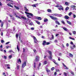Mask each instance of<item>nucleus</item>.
Here are the masks:
<instances>
[{
  "mask_svg": "<svg viewBox=\"0 0 76 76\" xmlns=\"http://www.w3.org/2000/svg\"><path fill=\"white\" fill-rule=\"evenodd\" d=\"M10 46H8L7 47V48H10Z\"/></svg>",
  "mask_w": 76,
  "mask_h": 76,
  "instance_id": "60",
  "label": "nucleus"
},
{
  "mask_svg": "<svg viewBox=\"0 0 76 76\" xmlns=\"http://www.w3.org/2000/svg\"><path fill=\"white\" fill-rule=\"evenodd\" d=\"M4 40H1V43H3L4 42Z\"/></svg>",
  "mask_w": 76,
  "mask_h": 76,
  "instance_id": "51",
  "label": "nucleus"
},
{
  "mask_svg": "<svg viewBox=\"0 0 76 76\" xmlns=\"http://www.w3.org/2000/svg\"><path fill=\"white\" fill-rule=\"evenodd\" d=\"M35 18L38 20H42V18H41L39 17H36Z\"/></svg>",
  "mask_w": 76,
  "mask_h": 76,
  "instance_id": "9",
  "label": "nucleus"
},
{
  "mask_svg": "<svg viewBox=\"0 0 76 76\" xmlns=\"http://www.w3.org/2000/svg\"><path fill=\"white\" fill-rule=\"evenodd\" d=\"M58 61H60V57H59L58 58Z\"/></svg>",
  "mask_w": 76,
  "mask_h": 76,
  "instance_id": "63",
  "label": "nucleus"
},
{
  "mask_svg": "<svg viewBox=\"0 0 76 76\" xmlns=\"http://www.w3.org/2000/svg\"><path fill=\"white\" fill-rule=\"evenodd\" d=\"M26 66V62L24 61L23 63L22 64L21 66L22 68H24Z\"/></svg>",
  "mask_w": 76,
  "mask_h": 76,
  "instance_id": "4",
  "label": "nucleus"
},
{
  "mask_svg": "<svg viewBox=\"0 0 76 76\" xmlns=\"http://www.w3.org/2000/svg\"><path fill=\"white\" fill-rule=\"evenodd\" d=\"M34 68H35V67H36V63H35V62L34 61Z\"/></svg>",
  "mask_w": 76,
  "mask_h": 76,
  "instance_id": "33",
  "label": "nucleus"
},
{
  "mask_svg": "<svg viewBox=\"0 0 76 76\" xmlns=\"http://www.w3.org/2000/svg\"><path fill=\"white\" fill-rule=\"evenodd\" d=\"M50 17L51 18V19L54 20H58V19L57 17H54L53 16H50Z\"/></svg>",
  "mask_w": 76,
  "mask_h": 76,
  "instance_id": "3",
  "label": "nucleus"
},
{
  "mask_svg": "<svg viewBox=\"0 0 76 76\" xmlns=\"http://www.w3.org/2000/svg\"><path fill=\"white\" fill-rule=\"evenodd\" d=\"M27 16L28 18H30V19H32V18L31 16H29V15H27Z\"/></svg>",
  "mask_w": 76,
  "mask_h": 76,
  "instance_id": "22",
  "label": "nucleus"
},
{
  "mask_svg": "<svg viewBox=\"0 0 76 76\" xmlns=\"http://www.w3.org/2000/svg\"><path fill=\"white\" fill-rule=\"evenodd\" d=\"M71 8H75V7H76V6H75V5H72L71 6Z\"/></svg>",
  "mask_w": 76,
  "mask_h": 76,
  "instance_id": "29",
  "label": "nucleus"
},
{
  "mask_svg": "<svg viewBox=\"0 0 76 76\" xmlns=\"http://www.w3.org/2000/svg\"><path fill=\"white\" fill-rule=\"evenodd\" d=\"M24 20H27V19L26 18L24 17Z\"/></svg>",
  "mask_w": 76,
  "mask_h": 76,
  "instance_id": "61",
  "label": "nucleus"
},
{
  "mask_svg": "<svg viewBox=\"0 0 76 76\" xmlns=\"http://www.w3.org/2000/svg\"><path fill=\"white\" fill-rule=\"evenodd\" d=\"M33 37L34 39V42L36 44H37V42H38V41L37 40V38H36V37H35V36H33Z\"/></svg>",
  "mask_w": 76,
  "mask_h": 76,
  "instance_id": "6",
  "label": "nucleus"
},
{
  "mask_svg": "<svg viewBox=\"0 0 76 76\" xmlns=\"http://www.w3.org/2000/svg\"><path fill=\"white\" fill-rule=\"evenodd\" d=\"M53 62L55 64H56V65H58V63L57 62H56V61L54 59H53Z\"/></svg>",
  "mask_w": 76,
  "mask_h": 76,
  "instance_id": "8",
  "label": "nucleus"
},
{
  "mask_svg": "<svg viewBox=\"0 0 76 76\" xmlns=\"http://www.w3.org/2000/svg\"><path fill=\"white\" fill-rule=\"evenodd\" d=\"M59 7H61V8H58V9L59 10H63V8L62 6L61 5Z\"/></svg>",
  "mask_w": 76,
  "mask_h": 76,
  "instance_id": "10",
  "label": "nucleus"
},
{
  "mask_svg": "<svg viewBox=\"0 0 76 76\" xmlns=\"http://www.w3.org/2000/svg\"><path fill=\"white\" fill-rule=\"evenodd\" d=\"M31 30H34V28H33V27H32L31 28Z\"/></svg>",
  "mask_w": 76,
  "mask_h": 76,
  "instance_id": "57",
  "label": "nucleus"
},
{
  "mask_svg": "<svg viewBox=\"0 0 76 76\" xmlns=\"http://www.w3.org/2000/svg\"><path fill=\"white\" fill-rule=\"evenodd\" d=\"M63 29H64V30L66 31H67V28H66L64 27H63Z\"/></svg>",
  "mask_w": 76,
  "mask_h": 76,
  "instance_id": "16",
  "label": "nucleus"
},
{
  "mask_svg": "<svg viewBox=\"0 0 76 76\" xmlns=\"http://www.w3.org/2000/svg\"><path fill=\"white\" fill-rule=\"evenodd\" d=\"M10 43V42H7L6 43V45H7L8 44H9Z\"/></svg>",
  "mask_w": 76,
  "mask_h": 76,
  "instance_id": "52",
  "label": "nucleus"
},
{
  "mask_svg": "<svg viewBox=\"0 0 76 76\" xmlns=\"http://www.w3.org/2000/svg\"><path fill=\"white\" fill-rule=\"evenodd\" d=\"M50 44V42H47L45 41H44L42 43L43 45H49Z\"/></svg>",
  "mask_w": 76,
  "mask_h": 76,
  "instance_id": "2",
  "label": "nucleus"
},
{
  "mask_svg": "<svg viewBox=\"0 0 76 76\" xmlns=\"http://www.w3.org/2000/svg\"><path fill=\"white\" fill-rule=\"evenodd\" d=\"M65 4H66V5H68L69 4L68 2H65Z\"/></svg>",
  "mask_w": 76,
  "mask_h": 76,
  "instance_id": "45",
  "label": "nucleus"
},
{
  "mask_svg": "<svg viewBox=\"0 0 76 76\" xmlns=\"http://www.w3.org/2000/svg\"><path fill=\"white\" fill-rule=\"evenodd\" d=\"M63 66H64V69H66V70H67V69H68V68L65 65H64V64L63 63Z\"/></svg>",
  "mask_w": 76,
  "mask_h": 76,
  "instance_id": "7",
  "label": "nucleus"
},
{
  "mask_svg": "<svg viewBox=\"0 0 76 76\" xmlns=\"http://www.w3.org/2000/svg\"><path fill=\"white\" fill-rule=\"evenodd\" d=\"M73 48H75V47H76V46L75 45H73Z\"/></svg>",
  "mask_w": 76,
  "mask_h": 76,
  "instance_id": "55",
  "label": "nucleus"
},
{
  "mask_svg": "<svg viewBox=\"0 0 76 76\" xmlns=\"http://www.w3.org/2000/svg\"><path fill=\"white\" fill-rule=\"evenodd\" d=\"M18 37H19V36L18 35V34H16L15 35V37L16 38H18Z\"/></svg>",
  "mask_w": 76,
  "mask_h": 76,
  "instance_id": "25",
  "label": "nucleus"
},
{
  "mask_svg": "<svg viewBox=\"0 0 76 76\" xmlns=\"http://www.w3.org/2000/svg\"><path fill=\"white\" fill-rule=\"evenodd\" d=\"M32 6L33 7H37V6H36V4H34V5H33Z\"/></svg>",
  "mask_w": 76,
  "mask_h": 76,
  "instance_id": "40",
  "label": "nucleus"
},
{
  "mask_svg": "<svg viewBox=\"0 0 76 76\" xmlns=\"http://www.w3.org/2000/svg\"><path fill=\"white\" fill-rule=\"evenodd\" d=\"M64 18L66 19H69V16H68L67 15H65L64 16Z\"/></svg>",
  "mask_w": 76,
  "mask_h": 76,
  "instance_id": "12",
  "label": "nucleus"
},
{
  "mask_svg": "<svg viewBox=\"0 0 76 76\" xmlns=\"http://www.w3.org/2000/svg\"><path fill=\"white\" fill-rule=\"evenodd\" d=\"M6 1H11V2H13V1L12 0H6Z\"/></svg>",
  "mask_w": 76,
  "mask_h": 76,
  "instance_id": "39",
  "label": "nucleus"
},
{
  "mask_svg": "<svg viewBox=\"0 0 76 76\" xmlns=\"http://www.w3.org/2000/svg\"><path fill=\"white\" fill-rule=\"evenodd\" d=\"M17 67V68L18 70H19V65L17 64L16 65Z\"/></svg>",
  "mask_w": 76,
  "mask_h": 76,
  "instance_id": "30",
  "label": "nucleus"
},
{
  "mask_svg": "<svg viewBox=\"0 0 76 76\" xmlns=\"http://www.w3.org/2000/svg\"><path fill=\"white\" fill-rule=\"evenodd\" d=\"M69 56L70 57H73V55L71 53H69Z\"/></svg>",
  "mask_w": 76,
  "mask_h": 76,
  "instance_id": "27",
  "label": "nucleus"
},
{
  "mask_svg": "<svg viewBox=\"0 0 76 76\" xmlns=\"http://www.w3.org/2000/svg\"><path fill=\"white\" fill-rule=\"evenodd\" d=\"M46 71L47 72H50V70L49 69H46Z\"/></svg>",
  "mask_w": 76,
  "mask_h": 76,
  "instance_id": "44",
  "label": "nucleus"
},
{
  "mask_svg": "<svg viewBox=\"0 0 76 76\" xmlns=\"http://www.w3.org/2000/svg\"><path fill=\"white\" fill-rule=\"evenodd\" d=\"M52 55H50V56L48 57V58H49L50 60H51L52 59Z\"/></svg>",
  "mask_w": 76,
  "mask_h": 76,
  "instance_id": "15",
  "label": "nucleus"
},
{
  "mask_svg": "<svg viewBox=\"0 0 76 76\" xmlns=\"http://www.w3.org/2000/svg\"><path fill=\"white\" fill-rule=\"evenodd\" d=\"M12 55H10L9 56V58L10 59H11V58H12Z\"/></svg>",
  "mask_w": 76,
  "mask_h": 76,
  "instance_id": "36",
  "label": "nucleus"
},
{
  "mask_svg": "<svg viewBox=\"0 0 76 76\" xmlns=\"http://www.w3.org/2000/svg\"><path fill=\"white\" fill-rule=\"evenodd\" d=\"M54 15H55L56 16H58V14H54Z\"/></svg>",
  "mask_w": 76,
  "mask_h": 76,
  "instance_id": "54",
  "label": "nucleus"
},
{
  "mask_svg": "<svg viewBox=\"0 0 76 76\" xmlns=\"http://www.w3.org/2000/svg\"><path fill=\"white\" fill-rule=\"evenodd\" d=\"M33 51L34 53H37V50L35 49H33Z\"/></svg>",
  "mask_w": 76,
  "mask_h": 76,
  "instance_id": "37",
  "label": "nucleus"
},
{
  "mask_svg": "<svg viewBox=\"0 0 76 76\" xmlns=\"http://www.w3.org/2000/svg\"><path fill=\"white\" fill-rule=\"evenodd\" d=\"M44 22H48V19L47 18L45 19L44 20Z\"/></svg>",
  "mask_w": 76,
  "mask_h": 76,
  "instance_id": "18",
  "label": "nucleus"
},
{
  "mask_svg": "<svg viewBox=\"0 0 76 76\" xmlns=\"http://www.w3.org/2000/svg\"><path fill=\"white\" fill-rule=\"evenodd\" d=\"M70 73H71V75H73V76H75V73H74V72L72 71H71L70 72Z\"/></svg>",
  "mask_w": 76,
  "mask_h": 76,
  "instance_id": "24",
  "label": "nucleus"
},
{
  "mask_svg": "<svg viewBox=\"0 0 76 76\" xmlns=\"http://www.w3.org/2000/svg\"><path fill=\"white\" fill-rule=\"evenodd\" d=\"M25 18V17H23V16H21V18H22V19H24V18Z\"/></svg>",
  "mask_w": 76,
  "mask_h": 76,
  "instance_id": "58",
  "label": "nucleus"
},
{
  "mask_svg": "<svg viewBox=\"0 0 76 76\" xmlns=\"http://www.w3.org/2000/svg\"><path fill=\"white\" fill-rule=\"evenodd\" d=\"M54 75L55 76H56V75H57V72H55Z\"/></svg>",
  "mask_w": 76,
  "mask_h": 76,
  "instance_id": "53",
  "label": "nucleus"
},
{
  "mask_svg": "<svg viewBox=\"0 0 76 76\" xmlns=\"http://www.w3.org/2000/svg\"><path fill=\"white\" fill-rule=\"evenodd\" d=\"M14 7H15V8L16 9H17V10H19V9H20L18 7L14 5Z\"/></svg>",
  "mask_w": 76,
  "mask_h": 76,
  "instance_id": "13",
  "label": "nucleus"
},
{
  "mask_svg": "<svg viewBox=\"0 0 76 76\" xmlns=\"http://www.w3.org/2000/svg\"><path fill=\"white\" fill-rule=\"evenodd\" d=\"M73 16H74V18H76V15H74Z\"/></svg>",
  "mask_w": 76,
  "mask_h": 76,
  "instance_id": "64",
  "label": "nucleus"
},
{
  "mask_svg": "<svg viewBox=\"0 0 76 76\" xmlns=\"http://www.w3.org/2000/svg\"><path fill=\"white\" fill-rule=\"evenodd\" d=\"M55 22L56 24H58V25H60V23L58 22V21H55Z\"/></svg>",
  "mask_w": 76,
  "mask_h": 76,
  "instance_id": "14",
  "label": "nucleus"
},
{
  "mask_svg": "<svg viewBox=\"0 0 76 76\" xmlns=\"http://www.w3.org/2000/svg\"><path fill=\"white\" fill-rule=\"evenodd\" d=\"M67 22L69 25H72V23H71V22H70V21H69L68 20H67Z\"/></svg>",
  "mask_w": 76,
  "mask_h": 76,
  "instance_id": "17",
  "label": "nucleus"
},
{
  "mask_svg": "<svg viewBox=\"0 0 76 76\" xmlns=\"http://www.w3.org/2000/svg\"><path fill=\"white\" fill-rule=\"evenodd\" d=\"M70 44L71 45H73V42H71Z\"/></svg>",
  "mask_w": 76,
  "mask_h": 76,
  "instance_id": "59",
  "label": "nucleus"
},
{
  "mask_svg": "<svg viewBox=\"0 0 76 76\" xmlns=\"http://www.w3.org/2000/svg\"><path fill=\"white\" fill-rule=\"evenodd\" d=\"M69 7H67L65 9L66 11H67L68 10H69Z\"/></svg>",
  "mask_w": 76,
  "mask_h": 76,
  "instance_id": "19",
  "label": "nucleus"
},
{
  "mask_svg": "<svg viewBox=\"0 0 76 76\" xmlns=\"http://www.w3.org/2000/svg\"><path fill=\"white\" fill-rule=\"evenodd\" d=\"M4 57L5 59H7V56H4Z\"/></svg>",
  "mask_w": 76,
  "mask_h": 76,
  "instance_id": "46",
  "label": "nucleus"
},
{
  "mask_svg": "<svg viewBox=\"0 0 76 76\" xmlns=\"http://www.w3.org/2000/svg\"><path fill=\"white\" fill-rule=\"evenodd\" d=\"M44 64H47V61H44Z\"/></svg>",
  "mask_w": 76,
  "mask_h": 76,
  "instance_id": "34",
  "label": "nucleus"
},
{
  "mask_svg": "<svg viewBox=\"0 0 76 76\" xmlns=\"http://www.w3.org/2000/svg\"><path fill=\"white\" fill-rule=\"evenodd\" d=\"M73 34H74V35H75V34H76V31H73Z\"/></svg>",
  "mask_w": 76,
  "mask_h": 76,
  "instance_id": "50",
  "label": "nucleus"
},
{
  "mask_svg": "<svg viewBox=\"0 0 76 76\" xmlns=\"http://www.w3.org/2000/svg\"><path fill=\"white\" fill-rule=\"evenodd\" d=\"M6 73H5L4 72L3 73V75H4V76H6V75H5Z\"/></svg>",
  "mask_w": 76,
  "mask_h": 76,
  "instance_id": "47",
  "label": "nucleus"
},
{
  "mask_svg": "<svg viewBox=\"0 0 76 76\" xmlns=\"http://www.w3.org/2000/svg\"><path fill=\"white\" fill-rule=\"evenodd\" d=\"M24 8L26 10V12H25V13L26 14H28V15H30V16H31V17H34V15H33V14L31 13H29V12H29V10H28V9H27V8H26V7H24Z\"/></svg>",
  "mask_w": 76,
  "mask_h": 76,
  "instance_id": "1",
  "label": "nucleus"
},
{
  "mask_svg": "<svg viewBox=\"0 0 76 76\" xmlns=\"http://www.w3.org/2000/svg\"><path fill=\"white\" fill-rule=\"evenodd\" d=\"M12 52H13L12 50H10L9 51V53H12Z\"/></svg>",
  "mask_w": 76,
  "mask_h": 76,
  "instance_id": "42",
  "label": "nucleus"
},
{
  "mask_svg": "<svg viewBox=\"0 0 76 76\" xmlns=\"http://www.w3.org/2000/svg\"><path fill=\"white\" fill-rule=\"evenodd\" d=\"M35 21H36V23H37V24H38L39 25V24H40V22H39L37 20H36Z\"/></svg>",
  "mask_w": 76,
  "mask_h": 76,
  "instance_id": "23",
  "label": "nucleus"
},
{
  "mask_svg": "<svg viewBox=\"0 0 76 76\" xmlns=\"http://www.w3.org/2000/svg\"><path fill=\"white\" fill-rule=\"evenodd\" d=\"M17 49L18 50V51L19 52V51H20V50L19 49V46H18V45H17Z\"/></svg>",
  "mask_w": 76,
  "mask_h": 76,
  "instance_id": "20",
  "label": "nucleus"
},
{
  "mask_svg": "<svg viewBox=\"0 0 76 76\" xmlns=\"http://www.w3.org/2000/svg\"><path fill=\"white\" fill-rule=\"evenodd\" d=\"M55 7H60V6L58 5H56Z\"/></svg>",
  "mask_w": 76,
  "mask_h": 76,
  "instance_id": "49",
  "label": "nucleus"
},
{
  "mask_svg": "<svg viewBox=\"0 0 76 76\" xmlns=\"http://www.w3.org/2000/svg\"><path fill=\"white\" fill-rule=\"evenodd\" d=\"M3 25H4V23L2 22L1 23V28H2V27H3Z\"/></svg>",
  "mask_w": 76,
  "mask_h": 76,
  "instance_id": "31",
  "label": "nucleus"
},
{
  "mask_svg": "<svg viewBox=\"0 0 76 76\" xmlns=\"http://www.w3.org/2000/svg\"><path fill=\"white\" fill-rule=\"evenodd\" d=\"M54 69H55V68L53 67H52L51 69V70H54Z\"/></svg>",
  "mask_w": 76,
  "mask_h": 76,
  "instance_id": "43",
  "label": "nucleus"
},
{
  "mask_svg": "<svg viewBox=\"0 0 76 76\" xmlns=\"http://www.w3.org/2000/svg\"><path fill=\"white\" fill-rule=\"evenodd\" d=\"M7 5L9 7H12V8H13V6L11 5V4H7Z\"/></svg>",
  "mask_w": 76,
  "mask_h": 76,
  "instance_id": "11",
  "label": "nucleus"
},
{
  "mask_svg": "<svg viewBox=\"0 0 76 76\" xmlns=\"http://www.w3.org/2000/svg\"><path fill=\"white\" fill-rule=\"evenodd\" d=\"M15 17H16V18H18V19H21V18H20V17H19V16H18V15H16V16H15Z\"/></svg>",
  "mask_w": 76,
  "mask_h": 76,
  "instance_id": "32",
  "label": "nucleus"
},
{
  "mask_svg": "<svg viewBox=\"0 0 76 76\" xmlns=\"http://www.w3.org/2000/svg\"><path fill=\"white\" fill-rule=\"evenodd\" d=\"M39 56H37L35 57V61L36 62L38 61L39 60Z\"/></svg>",
  "mask_w": 76,
  "mask_h": 76,
  "instance_id": "5",
  "label": "nucleus"
},
{
  "mask_svg": "<svg viewBox=\"0 0 76 76\" xmlns=\"http://www.w3.org/2000/svg\"><path fill=\"white\" fill-rule=\"evenodd\" d=\"M47 11L48 12H51V10L50 9H48L47 10Z\"/></svg>",
  "mask_w": 76,
  "mask_h": 76,
  "instance_id": "26",
  "label": "nucleus"
},
{
  "mask_svg": "<svg viewBox=\"0 0 76 76\" xmlns=\"http://www.w3.org/2000/svg\"><path fill=\"white\" fill-rule=\"evenodd\" d=\"M61 22L62 23H63L64 25H65V23H64V21H61Z\"/></svg>",
  "mask_w": 76,
  "mask_h": 76,
  "instance_id": "41",
  "label": "nucleus"
},
{
  "mask_svg": "<svg viewBox=\"0 0 76 76\" xmlns=\"http://www.w3.org/2000/svg\"><path fill=\"white\" fill-rule=\"evenodd\" d=\"M9 66H10V65L9 64H6L5 65V67H9Z\"/></svg>",
  "mask_w": 76,
  "mask_h": 76,
  "instance_id": "28",
  "label": "nucleus"
},
{
  "mask_svg": "<svg viewBox=\"0 0 76 76\" xmlns=\"http://www.w3.org/2000/svg\"><path fill=\"white\" fill-rule=\"evenodd\" d=\"M64 76H67V73L66 72H64Z\"/></svg>",
  "mask_w": 76,
  "mask_h": 76,
  "instance_id": "38",
  "label": "nucleus"
},
{
  "mask_svg": "<svg viewBox=\"0 0 76 76\" xmlns=\"http://www.w3.org/2000/svg\"><path fill=\"white\" fill-rule=\"evenodd\" d=\"M19 62L21 63V60H20V58H19L18 60V63H19Z\"/></svg>",
  "mask_w": 76,
  "mask_h": 76,
  "instance_id": "35",
  "label": "nucleus"
},
{
  "mask_svg": "<svg viewBox=\"0 0 76 76\" xmlns=\"http://www.w3.org/2000/svg\"><path fill=\"white\" fill-rule=\"evenodd\" d=\"M0 48H3V45H1L0 46Z\"/></svg>",
  "mask_w": 76,
  "mask_h": 76,
  "instance_id": "62",
  "label": "nucleus"
},
{
  "mask_svg": "<svg viewBox=\"0 0 76 76\" xmlns=\"http://www.w3.org/2000/svg\"><path fill=\"white\" fill-rule=\"evenodd\" d=\"M48 53L50 55H52V52L50 51H48Z\"/></svg>",
  "mask_w": 76,
  "mask_h": 76,
  "instance_id": "21",
  "label": "nucleus"
},
{
  "mask_svg": "<svg viewBox=\"0 0 76 76\" xmlns=\"http://www.w3.org/2000/svg\"><path fill=\"white\" fill-rule=\"evenodd\" d=\"M72 12H70L69 13V16H70V15H72Z\"/></svg>",
  "mask_w": 76,
  "mask_h": 76,
  "instance_id": "48",
  "label": "nucleus"
},
{
  "mask_svg": "<svg viewBox=\"0 0 76 76\" xmlns=\"http://www.w3.org/2000/svg\"><path fill=\"white\" fill-rule=\"evenodd\" d=\"M56 72H60V70L59 69L56 70Z\"/></svg>",
  "mask_w": 76,
  "mask_h": 76,
  "instance_id": "56",
  "label": "nucleus"
}]
</instances>
